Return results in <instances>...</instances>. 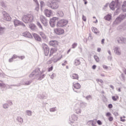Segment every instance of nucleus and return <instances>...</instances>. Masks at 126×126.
I'll use <instances>...</instances> for the list:
<instances>
[{"label":"nucleus","mask_w":126,"mask_h":126,"mask_svg":"<svg viewBox=\"0 0 126 126\" xmlns=\"http://www.w3.org/2000/svg\"><path fill=\"white\" fill-rule=\"evenodd\" d=\"M108 108L109 109H112V108H113V105L112 104H109L108 105Z\"/></svg>","instance_id":"a18cd8bd"},{"label":"nucleus","mask_w":126,"mask_h":126,"mask_svg":"<svg viewBox=\"0 0 126 126\" xmlns=\"http://www.w3.org/2000/svg\"><path fill=\"white\" fill-rule=\"evenodd\" d=\"M23 36L27 38H32V35L29 32H26L23 33Z\"/></svg>","instance_id":"4468645a"},{"label":"nucleus","mask_w":126,"mask_h":126,"mask_svg":"<svg viewBox=\"0 0 126 126\" xmlns=\"http://www.w3.org/2000/svg\"><path fill=\"white\" fill-rule=\"evenodd\" d=\"M94 59L96 61V62H97V63H99V57H98V56H97L96 55L94 56Z\"/></svg>","instance_id":"b1692460"},{"label":"nucleus","mask_w":126,"mask_h":126,"mask_svg":"<svg viewBox=\"0 0 126 126\" xmlns=\"http://www.w3.org/2000/svg\"><path fill=\"white\" fill-rule=\"evenodd\" d=\"M49 45L52 47H57L59 45V42L57 40H51L49 42Z\"/></svg>","instance_id":"1a4fd4ad"},{"label":"nucleus","mask_w":126,"mask_h":126,"mask_svg":"<svg viewBox=\"0 0 126 126\" xmlns=\"http://www.w3.org/2000/svg\"><path fill=\"white\" fill-rule=\"evenodd\" d=\"M125 118H126V117L124 116L123 117H121V122H125L126 121V119H125Z\"/></svg>","instance_id":"7c9ffc66"},{"label":"nucleus","mask_w":126,"mask_h":126,"mask_svg":"<svg viewBox=\"0 0 126 126\" xmlns=\"http://www.w3.org/2000/svg\"><path fill=\"white\" fill-rule=\"evenodd\" d=\"M33 27H35V26H34V25H33Z\"/></svg>","instance_id":"774afa93"},{"label":"nucleus","mask_w":126,"mask_h":126,"mask_svg":"<svg viewBox=\"0 0 126 126\" xmlns=\"http://www.w3.org/2000/svg\"><path fill=\"white\" fill-rule=\"evenodd\" d=\"M59 20V19L57 17H53L52 19H51L50 21H52V22H54V23H56L57 21Z\"/></svg>","instance_id":"4be33fe9"},{"label":"nucleus","mask_w":126,"mask_h":126,"mask_svg":"<svg viewBox=\"0 0 126 126\" xmlns=\"http://www.w3.org/2000/svg\"><path fill=\"white\" fill-rule=\"evenodd\" d=\"M32 35L35 40H36L37 41H41V39L39 35L37 34L36 33H33Z\"/></svg>","instance_id":"f3484780"},{"label":"nucleus","mask_w":126,"mask_h":126,"mask_svg":"<svg viewBox=\"0 0 126 126\" xmlns=\"http://www.w3.org/2000/svg\"><path fill=\"white\" fill-rule=\"evenodd\" d=\"M97 52H101V48H97Z\"/></svg>","instance_id":"5fc2aeb1"},{"label":"nucleus","mask_w":126,"mask_h":126,"mask_svg":"<svg viewBox=\"0 0 126 126\" xmlns=\"http://www.w3.org/2000/svg\"><path fill=\"white\" fill-rule=\"evenodd\" d=\"M46 76V75L45 74H43L42 75H41L40 76V77L39 78V80H41V79H43V78H44V77H45V76Z\"/></svg>","instance_id":"f704fd0d"},{"label":"nucleus","mask_w":126,"mask_h":126,"mask_svg":"<svg viewBox=\"0 0 126 126\" xmlns=\"http://www.w3.org/2000/svg\"><path fill=\"white\" fill-rule=\"evenodd\" d=\"M93 31L94 32V33H95L97 34L98 33V30L96 29L95 28H93Z\"/></svg>","instance_id":"bb28decb"},{"label":"nucleus","mask_w":126,"mask_h":126,"mask_svg":"<svg viewBox=\"0 0 126 126\" xmlns=\"http://www.w3.org/2000/svg\"><path fill=\"white\" fill-rule=\"evenodd\" d=\"M126 18V15H120L119 17H117L114 22V24H119L122 21Z\"/></svg>","instance_id":"423d86ee"},{"label":"nucleus","mask_w":126,"mask_h":126,"mask_svg":"<svg viewBox=\"0 0 126 126\" xmlns=\"http://www.w3.org/2000/svg\"><path fill=\"white\" fill-rule=\"evenodd\" d=\"M104 42H105V39H102L101 40V44H104Z\"/></svg>","instance_id":"864d4df0"},{"label":"nucleus","mask_w":126,"mask_h":126,"mask_svg":"<svg viewBox=\"0 0 126 126\" xmlns=\"http://www.w3.org/2000/svg\"><path fill=\"white\" fill-rule=\"evenodd\" d=\"M102 66H103V68H105V69H107L108 68V66H107L105 64L103 65Z\"/></svg>","instance_id":"49530a36"},{"label":"nucleus","mask_w":126,"mask_h":126,"mask_svg":"<svg viewBox=\"0 0 126 126\" xmlns=\"http://www.w3.org/2000/svg\"><path fill=\"white\" fill-rule=\"evenodd\" d=\"M82 19H83V21L86 22V17H85L84 15H83Z\"/></svg>","instance_id":"a19ab883"},{"label":"nucleus","mask_w":126,"mask_h":126,"mask_svg":"<svg viewBox=\"0 0 126 126\" xmlns=\"http://www.w3.org/2000/svg\"><path fill=\"white\" fill-rule=\"evenodd\" d=\"M118 91H119V92H121V88H119V89H118Z\"/></svg>","instance_id":"052dcab7"},{"label":"nucleus","mask_w":126,"mask_h":126,"mask_svg":"<svg viewBox=\"0 0 126 126\" xmlns=\"http://www.w3.org/2000/svg\"><path fill=\"white\" fill-rule=\"evenodd\" d=\"M119 99V96L118 95H115V96H112V99L113 101H117Z\"/></svg>","instance_id":"5701e85b"},{"label":"nucleus","mask_w":126,"mask_h":126,"mask_svg":"<svg viewBox=\"0 0 126 126\" xmlns=\"http://www.w3.org/2000/svg\"><path fill=\"white\" fill-rule=\"evenodd\" d=\"M13 59H15V56H14L11 59H9V62L11 63V62L13 61Z\"/></svg>","instance_id":"e433bc0d"},{"label":"nucleus","mask_w":126,"mask_h":126,"mask_svg":"<svg viewBox=\"0 0 126 126\" xmlns=\"http://www.w3.org/2000/svg\"><path fill=\"white\" fill-rule=\"evenodd\" d=\"M94 23H97V22H98V20H96L95 22H94Z\"/></svg>","instance_id":"bf43d9fd"},{"label":"nucleus","mask_w":126,"mask_h":126,"mask_svg":"<svg viewBox=\"0 0 126 126\" xmlns=\"http://www.w3.org/2000/svg\"><path fill=\"white\" fill-rule=\"evenodd\" d=\"M77 46V43H74L72 44V48L73 49H74V48H76Z\"/></svg>","instance_id":"72a5a7b5"},{"label":"nucleus","mask_w":126,"mask_h":126,"mask_svg":"<svg viewBox=\"0 0 126 126\" xmlns=\"http://www.w3.org/2000/svg\"><path fill=\"white\" fill-rule=\"evenodd\" d=\"M66 68L67 69H68V66H66Z\"/></svg>","instance_id":"e2e57ef3"},{"label":"nucleus","mask_w":126,"mask_h":126,"mask_svg":"<svg viewBox=\"0 0 126 126\" xmlns=\"http://www.w3.org/2000/svg\"><path fill=\"white\" fill-rule=\"evenodd\" d=\"M109 7L112 10H114L116 8H119V7H120L119 0H115V1H113L110 3Z\"/></svg>","instance_id":"f03ea898"},{"label":"nucleus","mask_w":126,"mask_h":126,"mask_svg":"<svg viewBox=\"0 0 126 126\" xmlns=\"http://www.w3.org/2000/svg\"><path fill=\"white\" fill-rule=\"evenodd\" d=\"M123 11H126V6L125 5H123Z\"/></svg>","instance_id":"ea45409f"},{"label":"nucleus","mask_w":126,"mask_h":126,"mask_svg":"<svg viewBox=\"0 0 126 126\" xmlns=\"http://www.w3.org/2000/svg\"><path fill=\"white\" fill-rule=\"evenodd\" d=\"M124 73H125V74L126 75V69L124 70Z\"/></svg>","instance_id":"680f3d73"},{"label":"nucleus","mask_w":126,"mask_h":126,"mask_svg":"<svg viewBox=\"0 0 126 126\" xmlns=\"http://www.w3.org/2000/svg\"><path fill=\"white\" fill-rule=\"evenodd\" d=\"M50 112H55L56 111V108H52L50 109Z\"/></svg>","instance_id":"79ce46f5"},{"label":"nucleus","mask_w":126,"mask_h":126,"mask_svg":"<svg viewBox=\"0 0 126 126\" xmlns=\"http://www.w3.org/2000/svg\"><path fill=\"white\" fill-rule=\"evenodd\" d=\"M85 2V4H87V1L86 0H83Z\"/></svg>","instance_id":"6e6d98bb"},{"label":"nucleus","mask_w":126,"mask_h":126,"mask_svg":"<svg viewBox=\"0 0 126 126\" xmlns=\"http://www.w3.org/2000/svg\"><path fill=\"white\" fill-rule=\"evenodd\" d=\"M3 108H4V109H7V108H8V105L6 104H4Z\"/></svg>","instance_id":"37998d69"},{"label":"nucleus","mask_w":126,"mask_h":126,"mask_svg":"<svg viewBox=\"0 0 126 126\" xmlns=\"http://www.w3.org/2000/svg\"><path fill=\"white\" fill-rule=\"evenodd\" d=\"M3 30H4V28L0 27V34L1 32H3Z\"/></svg>","instance_id":"c9c22d12"},{"label":"nucleus","mask_w":126,"mask_h":126,"mask_svg":"<svg viewBox=\"0 0 126 126\" xmlns=\"http://www.w3.org/2000/svg\"><path fill=\"white\" fill-rule=\"evenodd\" d=\"M4 19L7 21H10L11 20V18L9 16V15L8 13L4 14Z\"/></svg>","instance_id":"ddd939ff"},{"label":"nucleus","mask_w":126,"mask_h":126,"mask_svg":"<svg viewBox=\"0 0 126 126\" xmlns=\"http://www.w3.org/2000/svg\"><path fill=\"white\" fill-rule=\"evenodd\" d=\"M96 65H93V66H92L93 69H96Z\"/></svg>","instance_id":"09e8293b"},{"label":"nucleus","mask_w":126,"mask_h":126,"mask_svg":"<svg viewBox=\"0 0 126 126\" xmlns=\"http://www.w3.org/2000/svg\"><path fill=\"white\" fill-rule=\"evenodd\" d=\"M42 47L44 51L45 56H49V54H50V48H49V46L46 44L43 43L42 44Z\"/></svg>","instance_id":"39448f33"},{"label":"nucleus","mask_w":126,"mask_h":126,"mask_svg":"<svg viewBox=\"0 0 126 126\" xmlns=\"http://www.w3.org/2000/svg\"><path fill=\"white\" fill-rule=\"evenodd\" d=\"M105 19H106V20H108L110 21L111 20V19H112V16H111V15H106L105 17H104Z\"/></svg>","instance_id":"aec40b11"},{"label":"nucleus","mask_w":126,"mask_h":126,"mask_svg":"<svg viewBox=\"0 0 126 126\" xmlns=\"http://www.w3.org/2000/svg\"><path fill=\"white\" fill-rule=\"evenodd\" d=\"M97 123L98 125H99V126H101L102 125V122H101L100 120H98L97 121Z\"/></svg>","instance_id":"58836bf2"},{"label":"nucleus","mask_w":126,"mask_h":126,"mask_svg":"<svg viewBox=\"0 0 126 126\" xmlns=\"http://www.w3.org/2000/svg\"><path fill=\"white\" fill-rule=\"evenodd\" d=\"M110 87L112 89H114V86H113V85H110Z\"/></svg>","instance_id":"4d7b16f0"},{"label":"nucleus","mask_w":126,"mask_h":126,"mask_svg":"<svg viewBox=\"0 0 126 126\" xmlns=\"http://www.w3.org/2000/svg\"><path fill=\"white\" fill-rule=\"evenodd\" d=\"M72 78H73V79H77V80H78V75L76 74V73H74L73 74H72Z\"/></svg>","instance_id":"a211bd4d"},{"label":"nucleus","mask_w":126,"mask_h":126,"mask_svg":"<svg viewBox=\"0 0 126 126\" xmlns=\"http://www.w3.org/2000/svg\"><path fill=\"white\" fill-rule=\"evenodd\" d=\"M108 54H109V55H111V51H108Z\"/></svg>","instance_id":"13d9d810"},{"label":"nucleus","mask_w":126,"mask_h":126,"mask_svg":"<svg viewBox=\"0 0 126 126\" xmlns=\"http://www.w3.org/2000/svg\"><path fill=\"white\" fill-rule=\"evenodd\" d=\"M35 3H36V4H37V5H39V3L38 2V0H33Z\"/></svg>","instance_id":"3c124183"},{"label":"nucleus","mask_w":126,"mask_h":126,"mask_svg":"<svg viewBox=\"0 0 126 126\" xmlns=\"http://www.w3.org/2000/svg\"><path fill=\"white\" fill-rule=\"evenodd\" d=\"M39 69H35L34 71H33L31 74L30 75V77H32L34 75H38L39 74Z\"/></svg>","instance_id":"f8f14e48"},{"label":"nucleus","mask_w":126,"mask_h":126,"mask_svg":"<svg viewBox=\"0 0 126 126\" xmlns=\"http://www.w3.org/2000/svg\"><path fill=\"white\" fill-rule=\"evenodd\" d=\"M54 32L58 35H62V34L64 33V30L63 29H54Z\"/></svg>","instance_id":"6e6552de"},{"label":"nucleus","mask_w":126,"mask_h":126,"mask_svg":"<svg viewBox=\"0 0 126 126\" xmlns=\"http://www.w3.org/2000/svg\"><path fill=\"white\" fill-rule=\"evenodd\" d=\"M93 18L96 19V17H93Z\"/></svg>","instance_id":"338daca9"},{"label":"nucleus","mask_w":126,"mask_h":126,"mask_svg":"<svg viewBox=\"0 0 126 126\" xmlns=\"http://www.w3.org/2000/svg\"><path fill=\"white\" fill-rule=\"evenodd\" d=\"M53 63V61L52 60H49L47 62V64H51V63Z\"/></svg>","instance_id":"c03bdc74"},{"label":"nucleus","mask_w":126,"mask_h":126,"mask_svg":"<svg viewBox=\"0 0 126 126\" xmlns=\"http://www.w3.org/2000/svg\"><path fill=\"white\" fill-rule=\"evenodd\" d=\"M22 20L25 23H28L33 20V16L31 15H24L23 16Z\"/></svg>","instance_id":"7ed1b4c3"},{"label":"nucleus","mask_w":126,"mask_h":126,"mask_svg":"<svg viewBox=\"0 0 126 126\" xmlns=\"http://www.w3.org/2000/svg\"><path fill=\"white\" fill-rule=\"evenodd\" d=\"M26 113L28 116H31V115H32V112H31V111L28 110L26 111Z\"/></svg>","instance_id":"cd10ccee"},{"label":"nucleus","mask_w":126,"mask_h":126,"mask_svg":"<svg viewBox=\"0 0 126 126\" xmlns=\"http://www.w3.org/2000/svg\"><path fill=\"white\" fill-rule=\"evenodd\" d=\"M14 23L15 26H19V25H22L23 26H25V25L24 24L21 23L20 21L17 20H15L14 21Z\"/></svg>","instance_id":"9b49d317"},{"label":"nucleus","mask_w":126,"mask_h":126,"mask_svg":"<svg viewBox=\"0 0 126 126\" xmlns=\"http://www.w3.org/2000/svg\"><path fill=\"white\" fill-rule=\"evenodd\" d=\"M58 14L61 17H63V11H59L58 12Z\"/></svg>","instance_id":"393cba45"},{"label":"nucleus","mask_w":126,"mask_h":126,"mask_svg":"<svg viewBox=\"0 0 126 126\" xmlns=\"http://www.w3.org/2000/svg\"><path fill=\"white\" fill-rule=\"evenodd\" d=\"M37 25L41 29L43 30V27H42V25L39 22L37 23Z\"/></svg>","instance_id":"c756f323"},{"label":"nucleus","mask_w":126,"mask_h":126,"mask_svg":"<svg viewBox=\"0 0 126 126\" xmlns=\"http://www.w3.org/2000/svg\"><path fill=\"white\" fill-rule=\"evenodd\" d=\"M102 76H105V75H101Z\"/></svg>","instance_id":"69168bd1"},{"label":"nucleus","mask_w":126,"mask_h":126,"mask_svg":"<svg viewBox=\"0 0 126 126\" xmlns=\"http://www.w3.org/2000/svg\"><path fill=\"white\" fill-rule=\"evenodd\" d=\"M53 68H54V67H53V66H52L51 67L48 68V71L49 72L52 71V70H53Z\"/></svg>","instance_id":"473e14b6"},{"label":"nucleus","mask_w":126,"mask_h":126,"mask_svg":"<svg viewBox=\"0 0 126 126\" xmlns=\"http://www.w3.org/2000/svg\"><path fill=\"white\" fill-rule=\"evenodd\" d=\"M50 24L51 27H55V24H56V23H55L54 22L50 21Z\"/></svg>","instance_id":"a878e982"},{"label":"nucleus","mask_w":126,"mask_h":126,"mask_svg":"<svg viewBox=\"0 0 126 126\" xmlns=\"http://www.w3.org/2000/svg\"><path fill=\"white\" fill-rule=\"evenodd\" d=\"M68 23V21L65 19H62L58 21L57 26L58 27H63Z\"/></svg>","instance_id":"20e7f679"},{"label":"nucleus","mask_w":126,"mask_h":126,"mask_svg":"<svg viewBox=\"0 0 126 126\" xmlns=\"http://www.w3.org/2000/svg\"><path fill=\"white\" fill-rule=\"evenodd\" d=\"M19 59H20L21 60H24V59H25V57H24V56H20L19 57Z\"/></svg>","instance_id":"de8ad7c7"},{"label":"nucleus","mask_w":126,"mask_h":126,"mask_svg":"<svg viewBox=\"0 0 126 126\" xmlns=\"http://www.w3.org/2000/svg\"><path fill=\"white\" fill-rule=\"evenodd\" d=\"M73 86L74 87L73 90H75V89H80L81 87V86L78 83L73 84Z\"/></svg>","instance_id":"dca6fc26"},{"label":"nucleus","mask_w":126,"mask_h":126,"mask_svg":"<svg viewBox=\"0 0 126 126\" xmlns=\"http://www.w3.org/2000/svg\"><path fill=\"white\" fill-rule=\"evenodd\" d=\"M113 120H114V118H113L112 116L109 117L108 118V121H109V122H113Z\"/></svg>","instance_id":"2f4dec72"},{"label":"nucleus","mask_w":126,"mask_h":126,"mask_svg":"<svg viewBox=\"0 0 126 126\" xmlns=\"http://www.w3.org/2000/svg\"><path fill=\"white\" fill-rule=\"evenodd\" d=\"M41 6H43L44 5V1H42L40 2Z\"/></svg>","instance_id":"8fccbe9b"},{"label":"nucleus","mask_w":126,"mask_h":126,"mask_svg":"<svg viewBox=\"0 0 126 126\" xmlns=\"http://www.w3.org/2000/svg\"><path fill=\"white\" fill-rule=\"evenodd\" d=\"M96 81H97V82H98V83H99V82L100 83H103V80L99 79H97Z\"/></svg>","instance_id":"c85d7f7f"},{"label":"nucleus","mask_w":126,"mask_h":126,"mask_svg":"<svg viewBox=\"0 0 126 126\" xmlns=\"http://www.w3.org/2000/svg\"><path fill=\"white\" fill-rule=\"evenodd\" d=\"M44 13L47 17H50L52 15V10L46 9L44 11Z\"/></svg>","instance_id":"9d476101"},{"label":"nucleus","mask_w":126,"mask_h":126,"mask_svg":"<svg viewBox=\"0 0 126 126\" xmlns=\"http://www.w3.org/2000/svg\"><path fill=\"white\" fill-rule=\"evenodd\" d=\"M40 21L45 26H47L48 25V21L46 19V18L44 17V16L41 15L40 17Z\"/></svg>","instance_id":"0eeeda50"},{"label":"nucleus","mask_w":126,"mask_h":126,"mask_svg":"<svg viewBox=\"0 0 126 126\" xmlns=\"http://www.w3.org/2000/svg\"><path fill=\"white\" fill-rule=\"evenodd\" d=\"M2 86H4V84H3V83H0V87H1Z\"/></svg>","instance_id":"603ef678"},{"label":"nucleus","mask_w":126,"mask_h":126,"mask_svg":"<svg viewBox=\"0 0 126 126\" xmlns=\"http://www.w3.org/2000/svg\"><path fill=\"white\" fill-rule=\"evenodd\" d=\"M40 35L42 39H44V40H46V39H47V36H46V34H45L44 32H40Z\"/></svg>","instance_id":"6ab92c4d"},{"label":"nucleus","mask_w":126,"mask_h":126,"mask_svg":"<svg viewBox=\"0 0 126 126\" xmlns=\"http://www.w3.org/2000/svg\"><path fill=\"white\" fill-rule=\"evenodd\" d=\"M60 0H49L47 4L49 7H51L52 9H58L59 8V4L57 2H60Z\"/></svg>","instance_id":"f257e3e1"},{"label":"nucleus","mask_w":126,"mask_h":126,"mask_svg":"<svg viewBox=\"0 0 126 126\" xmlns=\"http://www.w3.org/2000/svg\"><path fill=\"white\" fill-rule=\"evenodd\" d=\"M111 116H112V114L110 112H108L106 114V117H111Z\"/></svg>","instance_id":"4c0bfd02"},{"label":"nucleus","mask_w":126,"mask_h":126,"mask_svg":"<svg viewBox=\"0 0 126 126\" xmlns=\"http://www.w3.org/2000/svg\"><path fill=\"white\" fill-rule=\"evenodd\" d=\"M58 51V48H51L50 50V57L51 56H53L54 54H56L57 52Z\"/></svg>","instance_id":"2eb2a0df"},{"label":"nucleus","mask_w":126,"mask_h":126,"mask_svg":"<svg viewBox=\"0 0 126 126\" xmlns=\"http://www.w3.org/2000/svg\"><path fill=\"white\" fill-rule=\"evenodd\" d=\"M118 54V55H121V53L119 52Z\"/></svg>","instance_id":"0e129e2a"},{"label":"nucleus","mask_w":126,"mask_h":126,"mask_svg":"<svg viewBox=\"0 0 126 126\" xmlns=\"http://www.w3.org/2000/svg\"><path fill=\"white\" fill-rule=\"evenodd\" d=\"M80 61L78 59H76L74 62L75 65H79L80 64Z\"/></svg>","instance_id":"412c9836"}]
</instances>
